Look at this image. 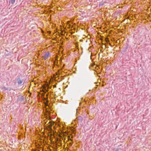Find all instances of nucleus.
<instances>
[{
	"label": "nucleus",
	"instance_id": "f257e3e1",
	"mask_svg": "<svg viewBox=\"0 0 151 151\" xmlns=\"http://www.w3.org/2000/svg\"><path fill=\"white\" fill-rule=\"evenodd\" d=\"M50 56L49 52H46L42 56L43 58L45 60H46Z\"/></svg>",
	"mask_w": 151,
	"mask_h": 151
},
{
	"label": "nucleus",
	"instance_id": "f03ea898",
	"mask_svg": "<svg viewBox=\"0 0 151 151\" xmlns=\"http://www.w3.org/2000/svg\"><path fill=\"white\" fill-rule=\"evenodd\" d=\"M17 83L18 84H20L23 83V81L19 79L18 80Z\"/></svg>",
	"mask_w": 151,
	"mask_h": 151
},
{
	"label": "nucleus",
	"instance_id": "7ed1b4c3",
	"mask_svg": "<svg viewBox=\"0 0 151 151\" xmlns=\"http://www.w3.org/2000/svg\"><path fill=\"white\" fill-rule=\"evenodd\" d=\"M15 0H10L9 2L12 4H13L15 2Z\"/></svg>",
	"mask_w": 151,
	"mask_h": 151
},
{
	"label": "nucleus",
	"instance_id": "20e7f679",
	"mask_svg": "<svg viewBox=\"0 0 151 151\" xmlns=\"http://www.w3.org/2000/svg\"><path fill=\"white\" fill-rule=\"evenodd\" d=\"M2 89L4 91H5V90H8V88H6V87H4Z\"/></svg>",
	"mask_w": 151,
	"mask_h": 151
},
{
	"label": "nucleus",
	"instance_id": "39448f33",
	"mask_svg": "<svg viewBox=\"0 0 151 151\" xmlns=\"http://www.w3.org/2000/svg\"><path fill=\"white\" fill-rule=\"evenodd\" d=\"M104 4V3L103 2H101L99 4V6H102Z\"/></svg>",
	"mask_w": 151,
	"mask_h": 151
},
{
	"label": "nucleus",
	"instance_id": "423d86ee",
	"mask_svg": "<svg viewBox=\"0 0 151 151\" xmlns=\"http://www.w3.org/2000/svg\"><path fill=\"white\" fill-rule=\"evenodd\" d=\"M69 140H70V141H72V140L71 139H69Z\"/></svg>",
	"mask_w": 151,
	"mask_h": 151
},
{
	"label": "nucleus",
	"instance_id": "0eeeda50",
	"mask_svg": "<svg viewBox=\"0 0 151 151\" xmlns=\"http://www.w3.org/2000/svg\"><path fill=\"white\" fill-rule=\"evenodd\" d=\"M50 122V121H49L48 123H49Z\"/></svg>",
	"mask_w": 151,
	"mask_h": 151
}]
</instances>
